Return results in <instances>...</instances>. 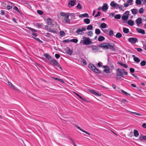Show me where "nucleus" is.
I'll list each match as a JSON object with an SVG mask.
<instances>
[{
  "label": "nucleus",
  "instance_id": "f3484780",
  "mask_svg": "<svg viewBox=\"0 0 146 146\" xmlns=\"http://www.w3.org/2000/svg\"><path fill=\"white\" fill-rule=\"evenodd\" d=\"M79 17L80 18L83 17H89V16L88 14L87 13H85L82 14H80L79 15Z\"/></svg>",
  "mask_w": 146,
  "mask_h": 146
},
{
  "label": "nucleus",
  "instance_id": "4be33fe9",
  "mask_svg": "<svg viewBox=\"0 0 146 146\" xmlns=\"http://www.w3.org/2000/svg\"><path fill=\"white\" fill-rule=\"evenodd\" d=\"M76 33H77L78 35H82L83 32L81 29L78 28L77 30L76 31Z\"/></svg>",
  "mask_w": 146,
  "mask_h": 146
},
{
  "label": "nucleus",
  "instance_id": "a878e982",
  "mask_svg": "<svg viewBox=\"0 0 146 146\" xmlns=\"http://www.w3.org/2000/svg\"><path fill=\"white\" fill-rule=\"evenodd\" d=\"M117 4V3H115L114 1H112L110 3V5L111 7L114 8Z\"/></svg>",
  "mask_w": 146,
  "mask_h": 146
},
{
  "label": "nucleus",
  "instance_id": "b1692460",
  "mask_svg": "<svg viewBox=\"0 0 146 146\" xmlns=\"http://www.w3.org/2000/svg\"><path fill=\"white\" fill-rule=\"evenodd\" d=\"M131 12L133 14L135 15L138 12L137 10V9H132L131 10Z\"/></svg>",
  "mask_w": 146,
  "mask_h": 146
},
{
  "label": "nucleus",
  "instance_id": "8fccbe9b",
  "mask_svg": "<svg viewBox=\"0 0 146 146\" xmlns=\"http://www.w3.org/2000/svg\"><path fill=\"white\" fill-rule=\"evenodd\" d=\"M93 35V33L92 31H90L88 32V36H90V37L92 36Z\"/></svg>",
  "mask_w": 146,
  "mask_h": 146
},
{
  "label": "nucleus",
  "instance_id": "a19ab883",
  "mask_svg": "<svg viewBox=\"0 0 146 146\" xmlns=\"http://www.w3.org/2000/svg\"><path fill=\"white\" fill-rule=\"evenodd\" d=\"M72 53L73 51L71 49H69L67 52V54L70 55H72Z\"/></svg>",
  "mask_w": 146,
  "mask_h": 146
},
{
  "label": "nucleus",
  "instance_id": "7ed1b4c3",
  "mask_svg": "<svg viewBox=\"0 0 146 146\" xmlns=\"http://www.w3.org/2000/svg\"><path fill=\"white\" fill-rule=\"evenodd\" d=\"M108 42L103 43H100L99 44V46L100 47L104 49H108Z\"/></svg>",
  "mask_w": 146,
  "mask_h": 146
},
{
  "label": "nucleus",
  "instance_id": "f8f14e48",
  "mask_svg": "<svg viewBox=\"0 0 146 146\" xmlns=\"http://www.w3.org/2000/svg\"><path fill=\"white\" fill-rule=\"evenodd\" d=\"M88 68L92 71H93L96 67L92 64H90L88 66Z\"/></svg>",
  "mask_w": 146,
  "mask_h": 146
},
{
  "label": "nucleus",
  "instance_id": "5701e85b",
  "mask_svg": "<svg viewBox=\"0 0 146 146\" xmlns=\"http://www.w3.org/2000/svg\"><path fill=\"white\" fill-rule=\"evenodd\" d=\"M118 64L121 65V66H123V67L125 68H127L128 67V66L127 65L125 64H124L123 62H118Z\"/></svg>",
  "mask_w": 146,
  "mask_h": 146
},
{
  "label": "nucleus",
  "instance_id": "39448f33",
  "mask_svg": "<svg viewBox=\"0 0 146 146\" xmlns=\"http://www.w3.org/2000/svg\"><path fill=\"white\" fill-rule=\"evenodd\" d=\"M128 41L130 42L135 43L138 41L137 39L136 38L130 37L128 38Z\"/></svg>",
  "mask_w": 146,
  "mask_h": 146
},
{
  "label": "nucleus",
  "instance_id": "2eb2a0df",
  "mask_svg": "<svg viewBox=\"0 0 146 146\" xmlns=\"http://www.w3.org/2000/svg\"><path fill=\"white\" fill-rule=\"evenodd\" d=\"M139 139L141 141H142L143 140L146 141V136H142L141 135H140L139 137Z\"/></svg>",
  "mask_w": 146,
  "mask_h": 146
},
{
  "label": "nucleus",
  "instance_id": "6e6552de",
  "mask_svg": "<svg viewBox=\"0 0 146 146\" xmlns=\"http://www.w3.org/2000/svg\"><path fill=\"white\" fill-rule=\"evenodd\" d=\"M76 2V0L70 1L68 3L69 7H72L74 5Z\"/></svg>",
  "mask_w": 146,
  "mask_h": 146
},
{
  "label": "nucleus",
  "instance_id": "ea45409f",
  "mask_svg": "<svg viewBox=\"0 0 146 146\" xmlns=\"http://www.w3.org/2000/svg\"><path fill=\"white\" fill-rule=\"evenodd\" d=\"M107 26V25L105 23H102L100 25V27L101 28H104L106 27Z\"/></svg>",
  "mask_w": 146,
  "mask_h": 146
},
{
  "label": "nucleus",
  "instance_id": "412c9836",
  "mask_svg": "<svg viewBox=\"0 0 146 146\" xmlns=\"http://www.w3.org/2000/svg\"><path fill=\"white\" fill-rule=\"evenodd\" d=\"M110 69L109 67L107 68L104 69L103 71L106 74L110 73L111 72L110 71Z\"/></svg>",
  "mask_w": 146,
  "mask_h": 146
},
{
  "label": "nucleus",
  "instance_id": "c756f323",
  "mask_svg": "<svg viewBox=\"0 0 146 146\" xmlns=\"http://www.w3.org/2000/svg\"><path fill=\"white\" fill-rule=\"evenodd\" d=\"M115 36L116 38H120L122 37V34L120 33H117L115 35Z\"/></svg>",
  "mask_w": 146,
  "mask_h": 146
},
{
  "label": "nucleus",
  "instance_id": "e433bc0d",
  "mask_svg": "<svg viewBox=\"0 0 146 146\" xmlns=\"http://www.w3.org/2000/svg\"><path fill=\"white\" fill-rule=\"evenodd\" d=\"M95 70H94L93 72L96 73L98 74H100L101 73V71L98 69L96 67L95 69Z\"/></svg>",
  "mask_w": 146,
  "mask_h": 146
},
{
  "label": "nucleus",
  "instance_id": "423d86ee",
  "mask_svg": "<svg viewBox=\"0 0 146 146\" xmlns=\"http://www.w3.org/2000/svg\"><path fill=\"white\" fill-rule=\"evenodd\" d=\"M52 62L53 64L55 65L57 67L61 69V70H62V68L60 66V64L58 62V61L55 59H54Z\"/></svg>",
  "mask_w": 146,
  "mask_h": 146
},
{
  "label": "nucleus",
  "instance_id": "9d476101",
  "mask_svg": "<svg viewBox=\"0 0 146 146\" xmlns=\"http://www.w3.org/2000/svg\"><path fill=\"white\" fill-rule=\"evenodd\" d=\"M136 31L138 33H141L142 35H144L145 33V31L141 29L137 28L136 29Z\"/></svg>",
  "mask_w": 146,
  "mask_h": 146
},
{
  "label": "nucleus",
  "instance_id": "bf43d9fd",
  "mask_svg": "<svg viewBox=\"0 0 146 146\" xmlns=\"http://www.w3.org/2000/svg\"><path fill=\"white\" fill-rule=\"evenodd\" d=\"M45 36L47 37L50 38V37L51 36V35L49 33H46L45 34Z\"/></svg>",
  "mask_w": 146,
  "mask_h": 146
},
{
  "label": "nucleus",
  "instance_id": "c03bdc74",
  "mask_svg": "<svg viewBox=\"0 0 146 146\" xmlns=\"http://www.w3.org/2000/svg\"><path fill=\"white\" fill-rule=\"evenodd\" d=\"M135 3L137 5H140L141 4V2L140 0H136Z\"/></svg>",
  "mask_w": 146,
  "mask_h": 146
},
{
  "label": "nucleus",
  "instance_id": "9b49d317",
  "mask_svg": "<svg viewBox=\"0 0 146 146\" xmlns=\"http://www.w3.org/2000/svg\"><path fill=\"white\" fill-rule=\"evenodd\" d=\"M135 22L137 25H139L142 23V19L141 18H137L135 21Z\"/></svg>",
  "mask_w": 146,
  "mask_h": 146
},
{
  "label": "nucleus",
  "instance_id": "49530a36",
  "mask_svg": "<svg viewBox=\"0 0 146 146\" xmlns=\"http://www.w3.org/2000/svg\"><path fill=\"white\" fill-rule=\"evenodd\" d=\"M76 8L77 9H81L82 8V7L80 4L79 3L76 6Z\"/></svg>",
  "mask_w": 146,
  "mask_h": 146
},
{
  "label": "nucleus",
  "instance_id": "72a5a7b5",
  "mask_svg": "<svg viewBox=\"0 0 146 146\" xmlns=\"http://www.w3.org/2000/svg\"><path fill=\"white\" fill-rule=\"evenodd\" d=\"M52 78L55 80H58L60 82H61L62 83H64V82L63 81V80L61 79L57 78Z\"/></svg>",
  "mask_w": 146,
  "mask_h": 146
},
{
  "label": "nucleus",
  "instance_id": "774afa93",
  "mask_svg": "<svg viewBox=\"0 0 146 146\" xmlns=\"http://www.w3.org/2000/svg\"><path fill=\"white\" fill-rule=\"evenodd\" d=\"M70 41V40H69L68 39H65L63 40L62 41V42H69Z\"/></svg>",
  "mask_w": 146,
  "mask_h": 146
},
{
  "label": "nucleus",
  "instance_id": "4d7b16f0",
  "mask_svg": "<svg viewBox=\"0 0 146 146\" xmlns=\"http://www.w3.org/2000/svg\"><path fill=\"white\" fill-rule=\"evenodd\" d=\"M133 1V0H127V3L128 4H129V5H132V3H131V2Z\"/></svg>",
  "mask_w": 146,
  "mask_h": 146
},
{
  "label": "nucleus",
  "instance_id": "37998d69",
  "mask_svg": "<svg viewBox=\"0 0 146 146\" xmlns=\"http://www.w3.org/2000/svg\"><path fill=\"white\" fill-rule=\"evenodd\" d=\"M78 41V40L77 39L74 38L70 40V42H72L74 43H77Z\"/></svg>",
  "mask_w": 146,
  "mask_h": 146
},
{
  "label": "nucleus",
  "instance_id": "a18cd8bd",
  "mask_svg": "<svg viewBox=\"0 0 146 146\" xmlns=\"http://www.w3.org/2000/svg\"><path fill=\"white\" fill-rule=\"evenodd\" d=\"M121 16L120 14L116 15L115 17V18L117 19H120Z\"/></svg>",
  "mask_w": 146,
  "mask_h": 146
},
{
  "label": "nucleus",
  "instance_id": "cd10ccee",
  "mask_svg": "<svg viewBox=\"0 0 146 146\" xmlns=\"http://www.w3.org/2000/svg\"><path fill=\"white\" fill-rule=\"evenodd\" d=\"M105 39V38L102 36H100L98 39V40L99 41H102Z\"/></svg>",
  "mask_w": 146,
  "mask_h": 146
},
{
  "label": "nucleus",
  "instance_id": "473e14b6",
  "mask_svg": "<svg viewBox=\"0 0 146 146\" xmlns=\"http://www.w3.org/2000/svg\"><path fill=\"white\" fill-rule=\"evenodd\" d=\"M123 31L124 33L127 34L129 32V30L128 29L126 28H123Z\"/></svg>",
  "mask_w": 146,
  "mask_h": 146
},
{
  "label": "nucleus",
  "instance_id": "6e6d98bb",
  "mask_svg": "<svg viewBox=\"0 0 146 146\" xmlns=\"http://www.w3.org/2000/svg\"><path fill=\"white\" fill-rule=\"evenodd\" d=\"M37 12V13L40 15H42L43 13V11L40 10H38Z\"/></svg>",
  "mask_w": 146,
  "mask_h": 146
},
{
  "label": "nucleus",
  "instance_id": "09e8293b",
  "mask_svg": "<svg viewBox=\"0 0 146 146\" xmlns=\"http://www.w3.org/2000/svg\"><path fill=\"white\" fill-rule=\"evenodd\" d=\"M48 31H49L50 32L53 33H56V31L52 29H50V28L49 29Z\"/></svg>",
  "mask_w": 146,
  "mask_h": 146
},
{
  "label": "nucleus",
  "instance_id": "0e129e2a",
  "mask_svg": "<svg viewBox=\"0 0 146 146\" xmlns=\"http://www.w3.org/2000/svg\"><path fill=\"white\" fill-rule=\"evenodd\" d=\"M102 63L101 62H99L98 63V67H102V66L101 65V64H102Z\"/></svg>",
  "mask_w": 146,
  "mask_h": 146
},
{
  "label": "nucleus",
  "instance_id": "393cba45",
  "mask_svg": "<svg viewBox=\"0 0 146 146\" xmlns=\"http://www.w3.org/2000/svg\"><path fill=\"white\" fill-rule=\"evenodd\" d=\"M69 16H70L71 18V19L73 20L75 19V15L74 13H69Z\"/></svg>",
  "mask_w": 146,
  "mask_h": 146
},
{
  "label": "nucleus",
  "instance_id": "dca6fc26",
  "mask_svg": "<svg viewBox=\"0 0 146 146\" xmlns=\"http://www.w3.org/2000/svg\"><path fill=\"white\" fill-rule=\"evenodd\" d=\"M75 126L76 127H77L78 129H79L80 131L86 133V134H87L88 135H90V133H89L88 132L82 129V128H81L80 127H79L78 125H75Z\"/></svg>",
  "mask_w": 146,
  "mask_h": 146
},
{
  "label": "nucleus",
  "instance_id": "a211bd4d",
  "mask_svg": "<svg viewBox=\"0 0 146 146\" xmlns=\"http://www.w3.org/2000/svg\"><path fill=\"white\" fill-rule=\"evenodd\" d=\"M52 20L50 18H48L47 19V23L49 25H52Z\"/></svg>",
  "mask_w": 146,
  "mask_h": 146
},
{
  "label": "nucleus",
  "instance_id": "aec40b11",
  "mask_svg": "<svg viewBox=\"0 0 146 146\" xmlns=\"http://www.w3.org/2000/svg\"><path fill=\"white\" fill-rule=\"evenodd\" d=\"M127 23L129 25L132 26L134 25V22L132 20H128Z\"/></svg>",
  "mask_w": 146,
  "mask_h": 146
},
{
  "label": "nucleus",
  "instance_id": "69168bd1",
  "mask_svg": "<svg viewBox=\"0 0 146 146\" xmlns=\"http://www.w3.org/2000/svg\"><path fill=\"white\" fill-rule=\"evenodd\" d=\"M135 49H136L139 52H141L143 51L142 49L141 48H136Z\"/></svg>",
  "mask_w": 146,
  "mask_h": 146
},
{
  "label": "nucleus",
  "instance_id": "4c0bfd02",
  "mask_svg": "<svg viewBox=\"0 0 146 146\" xmlns=\"http://www.w3.org/2000/svg\"><path fill=\"white\" fill-rule=\"evenodd\" d=\"M65 34V33L63 31H61L60 32V35L62 37L64 36Z\"/></svg>",
  "mask_w": 146,
  "mask_h": 146
},
{
  "label": "nucleus",
  "instance_id": "f704fd0d",
  "mask_svg": "<svg viewBox=\"0 0 146 146\" xmlns=\"http://www.w3.org/2000/svg\"><path fill=\"white\" fill-rule=\"evenodd\" d=\"M93 28V26L92 25H89L87 27V29L88 30H92Z\"/></svg>",
  "mask_w": 146,
  "mask_h": 146
},
{
  "label": "nucleus",
  "instance_id": "de8ad7c7",
  "mask_svg": "<svg viewBox=\"0 0 146 146\" xmlns=\"http://www.w3.org/2000/svg\"><path fill=\"white\" fill-rule=\"evenodd\" d=\"M114 34L113 31L112 30H111L109 33V36H111L113 35Z\"/></svg>",
  "mask_w": 146,
  "mask_h": 146
},
{
  "label": "nucleus",
  "instance_id": "79ce46f5",
  "mask_svg": "<svg viewBox=\"0 0 146 146\" xmlns=\"http://www.w3.org/2000/svg\"><path fill=\"white\" fill-rule=\"evenodd\" d=\"M121 91L122 93H123V94H125V95L127 96H130V94H129L128 93H127L125 91L123 90H121Z\"/></svg>",
  "mask_w": 146,
  "mask_h": 146
},
{
  "label": "nucleus",
  "instance_id": "338daca9",
  "mask_svg": "<svg viewBox=\"0 0 146 146\" xmlns=\"http://www.w3.org/2000/svg\"><path fill=\"white\" fill-rule=\"evenodd\" d=\"M131 73H133L135 72V69L132 68H130L129 69Z\"/></svg>",
  "mask_w": 146,
  "mask_h": 146
},
{
  "label": "nucleus",
  "instance_id": "052dcab7",
  "mask_svg": "<svg viewBox=\"0 0 146 146\" xmlns=\"http://www.w3.org/2000/svg\"><path fill=\"white\" fill-rule=\"evenodd\" d=\"M101 14V12L99 11H98L97 12V14L94 16V17H96L98 16H100V15Z\"/></svg>",
  "mask_w": 146,
  "mask_h": 146
},
{
  "label": "nucleus",
  "instance_id": "603ef678",
  "mask_svg": "<svg viewBox=\"0 0 146 146\" xmlns=\"http://www.w3.org/2000/svg\"><path fill=\"white\" fill-rule=\"evenodd\" d=\"M33 37L40 43H42L43 42V41L40 40L38 38H34V37Z\"/></svg>",
  "mask_w": 146,
  "mask_h": 146
},
{
  "label": "nucleus",
  "instance_id": "ddd939ff",
  "mask_svg": "<svg viewBox=\"0 0 146 146\" xmlns=\"http://www.w3.org/2000/svg\"><path fill=\"white\" fill-rule=\"evenodd\" d=\"M132 57L133 58L134 61L137 63H139L140 62V60L138 58L135 57V55H133Z\"/></svg>",
  "mask_w": 146,
  "mask_h": 146
},
{
  "label": "nucleus",
  "instance_id": "20e7f679",
  "mask_svg": "<svg viewBox=\"0 0 146 146\" xmlns=\"http://www.w3.org/2000/svg\"><path fill=\"white\" fill-rule=\"evenodd\" d=\"M44 56L46 58L49 60V62L50 63L52 62L54 59L52 58L51 56L49 55L48 54L45 53L44 54Z\"/></svg>",
  "mask_w": 146,
  "mask_h": 146
},
{
  "label": "nucleus",
  "instance_id": "f257e3e1",
  "mask_svg": "<svg viewBox=\"0 0 146 146\" xmlns=\"http://www.w3.org/2000/svg\"><path fill=\"white\" fill-rule=\"evenodd\" d=\"M82 39L83 40H80V44L82 43L84 45H88L91 44L92 42L89 38L83 36Z\"/></svg>",
  "mask_w": 146,
  "mask_h": 146
},
{
  "label": "nucleus",
  "instance_id": "58836bf2",
  "mask_svg": "<svg viewBox=\"0 0 146 146\" xmlns=\"http://www.w3.org/2000/svg\"><path fill=\"white\" fill-rule=\"evenodd\" d=\"M146 64V62L145 60L142 61L141 63L140 64L141 66H145Z\"/></svg>",
  "mask_w": 146,
  "mask_h": 146
},
{
  "label": "nucleus",
  "instance_id": "c9c22d12",
  "mask_svg": "<svg viewBox=\"0 0 146 146\" xmlns=\"http://www.w3.org/2000/svg\"><path fill=\"white\" fill-rule=\"evenodd\" d=\"M95 33L97 35H98L100 33L101 31L100 29H95Z\"/></svg>",
  "mask_w": 146,
  "mask_h": 146
},
{
  "label": "nucleus",
  "instance_id": "5fc2aeb1",
  "mask_svg": "<svg viewBox=\"0 0 146 146\" xmlns=\"http://www.w3.org/2000/svg\"><path fill=\"white\" fill-rule=\"evenodd\" d=\"M144 10L143 8H141L139 10V12L140 13L142 14L143 13Z\"/></svg>",
  "mask_w": 146,
  "mask_h": 146
},
{
  "label": "nucleus",
  "instance_id": "1a4fd4ad",
  "mask_svg": "<svg viewBox=\"0 0 146 146\" xmlns=\"http://www.w3.org/2000/svg\"><path fill=\"white\" fill-rule=\"evenodd\" d=\"M108 9V4L106 3H104L103 6L102 7V9L104 11H105L107 10Z\"/></svg>",
  "mask_w": 146,
  "mask_h": 146
},
{
  "label": "nucleus",
  "instance_id": "13d9d810",
  "mask_svg": "<svg viewBox=\"0 0 146 146\" xmlns=\"http://www.w3.org/2000/svg\"><path fill=\"white\" fill-rule=\"evenodd\" d=\"M62 16H64L65 17L68 15L64 13H61L60 14Z\"/></svg>",
  "mask_w": 146,
  "mask_h": 146
},
{
  "label": "nucleus",
  "instance_id": "c85d7f7f",
  "mask_svg": "<svg viewBox=\"0 0 146 146\" xmlns=\"http://www.w3.org/2000/svg\"><path fill=\"white\" fill-rule=\"evenodd\" d=\"M84 22L86 24H89L90 23V19L88 18L85 19L84 20Z\"/></svg>",
  "mask_w": 146,
  "mask_h": 146
},
{
  "label": "nucleus",
  "instance_id": "864d4df0",
  "mask_svg": "<svg viewBox=\"0 0 146 146\" xmlns=\"http://www.w3.org/2000/svg\"><path fill=\"white\" fill-rule=\"evenodd\" d=\"M43 25L42 24H40L39 23H37L36 24V26L38 28H41L42 27V26Z\"/></svg>",
  "mask_w": 146,
  "mask_h": 146
},
{
  "label": "nucleus",
  "instance_id": "e2e57ef3",
  "mask_svg": "<svg viewBox=\"0 0 146 146\" xmlns=\"http://www.w3.org/2000/svg\"><path fill=\"white\" fill-rule=\"evenodd\" d=\"M55 56L56 59H58L60 57V56L59 54H56L55 55Z\"/></svg>",
  "mask_w": 146,
  "mask_h": 146
},
{
  "label": "nucleus",
  "instance_id": "6ab92c4d",
  "mask_svg": "<svg viewBox=\"0 0 146 146\" xmlns=\"http://www.w3.org/2000/svg\"><path fill=\"white\" fill-rule=\"evenodd\" d=\"M92 52H95L97 51L98 50V47L96 45H93L92 46Z\"/></svg>",
  "mask_w": 146,
  "mask_h": 146
},
{
  "label": "nucleus",
  "instance_id": "4468645a",
  "mask_svg": "<svg viewBox=\"0 0 146 146\" xmlns=\"http://www.w3.org/2000/svg\"><path fill=\"white\" fill-rule=\"evenodd\" d=\"M90 92L96 96H100L101 95V94L96 92L94 90H90Z\"/></svg>",
  "mask_w": 146,
  "mask_h": 146
},
{
  "label": "nucleus",
  "instance_id": "680f3d73",
  "mask_svg": "<svg viewBox=\"0 0 146 146\" xmlns=\"http://www.w3.org/2000/svg\"><path fill=\"white\" fill-rule=\"evenodd\" d=\"M131 113H132L133 114H135V115H139V116H141V114L139 113H138L135 112H131Z\"/></svg>",
  "mask_w": 146,
  "mask_h": 146
},
{
  "label": "nucleus",
  "instance_id": "2f4dec72",
  "mask_svg": "<svg viewBox=\"0 0 146 146\" xmlns=\"http://www.w3.org/2000/svg\"><path fill=\"white\" fill-rule=\"evenodd\" d=\"M129 17L127 15H123L122 17V19L123 20H127L128 19Z\"/></svg>",
  "mask_w": 146,
  "mask_h": 146
},
{
  "label": "nucleus",
  "instance_id": "bb28decb",
  "mask_svg": "<svg viewBox=\"0 0 146 146\" xmlns=\"http://www.w3.org/2000/svg\"><path fill=\"white\" fill-rule=\"evenodd\" d=\"M134 135L135 137H137L139 135V133L138 131L136 129L134 130Z\"/></svg>",
  "mask_w": 146,
  "mask_h": 146
},
{
  "label": "nucleus",
  "instance_id": "3c124183",
  "mask_svg": "<svg viewBox=\"0 0 146 146\" xmlns=\"http://www.w3.org/2000/svg\"><path fill=\"white\" fill-rule=\"evenodd\" d=\"M81 60H82L81 62L83 63V64H84V65H86V62L85 60L84 59L82 58H81Z\"/></svg>",
  "mask_w": 146,
  "mask_h": 146
},
{
  "label": "nucleus",
  "instance_id": "0eeeda50",
  "mask_svg": "<svg viewBox=\"0 0 146 146\" xmlns=\"http://www.w3.org/2000/svg\"><path fill=\"white\" fill-rule=\"evenodd\" d=\"M108 49H110L112 51H114L115 50V48L114 47L115 46V45L113 44V45H111L109 43H108Z\"/></svg>",
  "mask_w": 146,
  "mask_h": 146
},
{
  "label": "nucleus",
  "instance_id": "7c9ffc66",
  "mask_svg": "<svg viewBox=\"0 0 146 146\" xmlns=\"http://www.w3.org/2000/svg\"><path fill=\"white\" fill-rule=\"evenodd\" d=\"M69 16V15H68L67 16H66V17L64 19V20L66 21V22L68 23H70V19L68 18Z\"/></svg>",
  "mask_w": 146,
  "mask_h": 146
},
{
  "label": "nucleus",
  "instance_id": "f03ea898",
  "mask_svg": "<svg viewBox=\"0 0 146 146\" xmlns=\"http://www.w3.org/2000/svg\"><path fill=\"white\" fill-rule=\"evenodd\" d=\"M116 76V80L119 81L121 78V77L124 78V75L123 72L121 71L120 68H118L117 70Z\"/></svg>",
  "mask_w": 146,
  "mask_h": 146
}]
</instances>
